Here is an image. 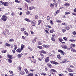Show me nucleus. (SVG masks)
I'll return each instance as SVG.
<instances>
[{
    "mask_svg": "<svg viewBox=\"0 0 76 76\" xmlns=\"http://www.w3.org/2000/svg\"><path fill=\"white\" fill-rule=\"evenodd\" d=\"M1 19L4 22H6L7 20V16L5 15H3L2 16Z\"/></svg>",
    "mask_w": 76,
    "mask_h": 76,
    "instance_id": "nucleus-1",
    "label": "nucleus"
},
{
    "mask_svg": "<svg viewBox=\"0 0 76 76\" xmlns=\"http://www.w3.org/2000/svg\"><path fill=\"white\" fill-rule=\"evenodd\" d=\"M42 46L45 48H50V45H45V44H43V45Z\"/></svg>",
    "mask_w": 76,
    "mask_h": 76,
    "instance_id": "nucleus-2",
    "label": "nucleus"
},
{
    "mask_svg": "<svg viewBox=\"0 0 76 76\" xmlns=\"http://www.w3.org/2000/svg\"><path fill=\"white\" fill-rule=\"evenodd\" d=\"M58 52L60 53L61 54H62L63 56H66V54L63 52V51H62V50H58Z\"/></svg>",
    "mask_w": 76,
    "mask_h": 76,
    "instance_id": "nucleus-3",
    "label": "nucleus"
},
{
    "mask_svg": "<svg viewBox=\"0 0 76 76\" xmlns=\"http://www.w3.org/2000/svg\"><path fill=\"white\" fill-rule=\"evenodd\" d=\"M49 60H50V58H49V57H48L45 58V63H48L49 61Z\"/></svg>",
    "mask_w": 76,
    "mask_h": 76,
    "instance_id": "nucleus-4",
    "label": "nucleus"
},
{
    "mask_svg": "<svg viewBox=\"0 0 76 76\" xmlns=\"http://www.w3.org/2000/svg\"><path fill=\"white\" fill-rule=\"evenodd\" d=\"M3 5H4V6H7L9 5V2H5L4 3Z\"/></svg>",
    "mask_w": 76,
    "mask_h": 76,
    "instance_id": "nucleus-5",
    "label": "nucleus"
},
{
    "mask_svg": "<svg viewBox=\"0 0 76 76\" xmlns=\"http://www.w3.org/2000/svg\"><path fill=\"white\" fill-rule=\"evenodd\" d=\"M61 47H62V48H64V49H67V46L65 45H61Z\"/></svg>",
    "mask_w": 76,
    "mask_h": 76,
    "instance_id": "nucleus-6",
    "label": "nucleus"
},
{
    "mask_svg": "<svg viewBox=\"0 0 76 76\" xmlns=\"http://www.w3.org/2000/svg\"><path fill=\"white\" fill-rule=\"evenodd\" d=\"M36 23V21L35 20L33 21L31 23V24H33L32 25V26H35V23Z\"/></svg>",
    "mask_w": 76,
    "mask_h": 76,
    "instance_id": "nucleus-7",
    "label": "nucleus"
},
{
    "mask_svg": "<svg viewBox=\"0 0 76 76\" xmlns=\"http://www.w3.org/2000/svg\"><path fill=\"white\" fill-rule=\"evenodd\" d=\"M60 12V10H57L56 12L54 13V15L55 16H56V15H57L58 14V13Z\"/></svg>",
    "mask_w": 76,
    "mask_h": 76,
    "instance_id": "nucleus-8",
    "label": "nucleus"
},
{
    "mask_svg": "<svg viewBox=\"0 0 76 76\" xmlns=\"http://www.w3.org/2000/svg\"><path fill=\"white\" fill-rule=\"evenodd\" d=\"M37 38V37H35L34 38V39L33 40L32 42H33V43H35V42H36Z\"/></svg>",
    "mask_w": 76,
    "mask_h": 76,
    "instance_id": "nucleus-9",
    "label": "nucleus"
},
{
    "mask_svg": "<svg viewBox=\"0 0 76 76\" xmlns=\"http://www.w3.org/2000/svg\"><path fill=\"white\" fill-rule=\"evenodd\" d=\"M7 56L8 58H10V59H12V58H12V55L8 54Z\"/></svg>",
    "mask_w": 76,
    "mask_h": 76,
    "instance_id": "nucleus-10",
    "label": "nucleus"
},
{
    "mask_svg": "<svg viewBox=\"0 0 76 76\" xmlns=\"http://www.w3.org/2000/svg\"><path fill=\"white\" fill-rule=\"evenodd\" d=\"M54 5H55V4H54V3H50V6L51 7H53L54 6Z\"/></svg>",
    "mask_w": 76,
    "mask_h": 76,
    "instance_id": "nucleus-11",
    "label": "nucleus"
},
{
    "mask_svg": "<svg viewBox=\"0 0 76 76\" xmlns=\"http://www.w3.org/2000/svg\"><path fill=\"white\" fill-rule=\"evenodd\" d=\"M39 52V53H43V54H46V52H45V51L43 50L40 51Z\"/></svg>",
    "mask_w": 76,
    "mask_h": 76,
    "instance_id": "nucleus-12",
    "label": "nucleus"
},
{
    "mask_svg": "<svg viewBox=\"0 0 76 76\" xmlns=\"http://www.w3.org/2000/svg\"><path fill=\"white\" fill-rule=\"evenodd\" d=\"M25 48V45L22 44L21 45V50H23V48Z\"/></svg>",
    "mask_w": 76,
    "mask_h": 76,
    "instance_id": "nucleus-13",
    "label": "nucleus"
},
{
    "mask_svg": "<svg viewBox=\"0 0 76 76\" xmlns=\"http://www.w3.org/2000/svg\"><path fill=\"white\" fill-rule=\"evenodd\" d=\"M22 49H18L16 50V51L17 52H18V53H20L22 51Z\"/></svg>",
    "mask_w": 76,
    "mask_h": 76,
    "instance_id": "nucleus-14",
    "label": "nucleus"
},
{
    "mask_svg": "<svg viewBox=\"0 0 76 76\" xmlns=\"http://www.w3.org/2000/svg\"><path fill=\"white\" fill-rule=\"evenodd\" d=\"M11 59H7L6 60L8 61V63H11L12 62Z\"/></svg>",
    "mask_w": 76,
    "mask_h": 76,
    "instance_id": "nucleus-15",
    "label": "nucleus"
},
{
    "mask_svg": "<svg viewBox=\"0 0 76 76\" xmlns=\"http://www.w3.org/2000/svg\"><path fill=\"white\" fill-rule=\"evenodd\" d=\"M9 72L11 75H15V73H13V71L11 70H10Z\"/></svg>",
    "mask_w": 76,
    "mask_h": 76,
    "instance_id": "nucleus-16",
    "label": "nucleus"
},
{
    "mask_svg": "<svg viewBox=\"0 0 76 76\" xmlns=\"http://www.w3.org/2000/svg\"><path fill=\"white\" fill-rule=\"evenodd\" d=\"M20 73L21 75H24L25 74V72L23 71H20Z\"/></svg>",
    "mask_w": 76,
    "mask_h": 76,
    "instance_id": "nucleus-17",
    "label": "nucleus"
},
{
    "mask_svg": "<svg viewBox=\"0 0 76 76\" xmlns=\"http://www.w3.org/2000/svg\"><path fill=\"white\" fill-rule=\"evenodd\" d=\"M37 48H39V49H42V46H37Z\"/></svg>",
    "mask_w": 76,
    "mask_h": 76,
    "instance_id": "nucleus-18",
    "label": "nucleus"
},
{
    "mask_svg": "<svg viewBox=\"0 0 76 76\" xmlns=\"http://www.w3.org/2000/svg\"><path fill=\"white\" fill-rule=\"evenodd\" d=\"M25 72L27 74H28L29 73L28 72V70H27V69L26 68H25L24 69Z\"/></svg>",
    "mask_w": 76,
    "mask_h": 76,
    "instance_id": "nucleus-19",
    "label": "nucleus"
},
{
    "mask_svg": "<svg viewBox=\"0 0 76 76\" xmlns=\"http://www.w3.org/2000/svg\"><path fill=\"white\" fill-rule=\"evenodd\" d=\"M17 57H18L19 58H20L22 56V53H21V54H18L17 56Z\"/></svg>",
    "mask_w": 76,
    "mask_h": 76,
    "instance_id": "nucleus-20",
    "label": "nucleus"
},
{
    "mask_svg": "<svg viewBox=\"0 0 76 76\" xmlns=\"http://www.w3.org/2000/svg\"><path fill=\"white\" fill-rule=\"evenodd\" d=\"M40 56H41L42 58L43 59V58H44V56L41 53L40 54Z\"/></svg>",
    "mask_w": 76,
    "mask_h": 76,
    "instance_id": "nucleus-21",
    "label": "nucleus"
},
{
    "mask_svg": "<svg viewBox=\"0 0 76 76\" xmlns=\"http://www.w3.org/2000/svg\"><path fill=\"white\" fill-rule=\"evenodd\" d=\"M71 51L74 52V53H76V50L75 49H71Z\"/></svg>",
    "mask_w": 76,
    "mask_h": 76,
    "instance_id": "nucleus-22",
    "label": "nucleus"
},
{
    "mask_svg": "<svg viewBox=\"0 0 76 76\" xmlns=\"http://www.w3.org/2000/svg\"><path fill=\"white\" fill-rule=\"evenodd\" d=\"M54 32V30L53 29L50 30V33H53Z\"/></svg>",
    "mask_w": 76,
    "mask_h": 76,
    "instance_id": "nucleus-23",
    "label": "nucleus"
},
{
    "mask_svg": "<svg viewBox=\"0 0 76 76\" xmlns=\"http://www.w3.org/2000/svg\"><path fill=\"white\" fill-rule=\"evenodd\" d=\"M34 8V7H29V9L30 10H32Z\"/></svg>",
    "mask_w": 76,
    "mask_h": 76,
    "instance_id": "nucleus-24",
    "label": "nucleus"
},
{
    "mask_svg": "<svg viewBox=\"0 0 76 76\" xmlns=\"http://www.w3.org/2000/svg\"><path fill=\"white\" fill-rule=\"evenodd\" d=\"M42 22V20H39L38 21V25H39L41 23V22Z\"/></svg>",
    "mask_w": 76,
    "mask_h": 76,
    "instance_id": "nucleus-25",
    "label": "nucleus"
},
{
    "mask_svg": "<svg viewBox=\"0 0 76 76\" xmlns=\"http://www.w3.org/2000/svg\"><path fill=\"white\" fill-rule=\"evenodd\" d=\"M64 5L66 6H69L70 5V4L69 3H67L65 4Z\"/></svg>",
    "mask_w": 76,
    "mask_h": 76,
    "instance_id": "nucleus-26",
    "label": "nucleus"
},
{
    "mask_svg": "<svg viewBox=\"0 0 76 76\" xmlns=\"http://www.w3.org/2000/svg\"><path fill=\"white\" fill-rule=\"evenodd\" d=\"M5 45L6 46H7V47H10V44L7 43L5 44Z\"/></svg>",
    "mask_w": 76,
    "mask_h": 76,
    "instance_id": "nucleus-27",
    "label": "nucleus"
},
{
    "mask_svg": "<svg viewBox=\"0 0 76 76\" xmlns=\"http://www.w3.org/2000/svg\"><path fill=\"white\" fill-rule=\"evenodd\" d=\"M24 20L27 22H30V20L29 19L27 18L25 19Z\"/></svg>",
    "mask_w": 76,
    "mask_h": 76,
    "instance_id": "nucleus-28",
    "label": "nucleus"
},
{
    "mask_svg": "<svg viewBox=\"0 0 76 76\" xmlns=\"http://www.w3.org/2000/svg\"><path fill=\"white\" fill-rule=\"evenodd\" d=\"M28 49L29 50L31 51H32V50H33V49H32L31 48V47H30V46L28 47Z\"/></svg>",
    "mask_w": 76,
    "mask_h": 76,
    "instance_id": "nucleus-29",
    "label": "nucleus"
},
{
    "mask_svg": "<svg viewBox=\"0 0 76 76\" xmlns=\"http://www.w3.org/2000/svg\"><path fill=\"white\" fill-rule=\"evenodd\" d=\"M14 50H16L17 49V48H18V46H17V45H14Z\"/></svg>",
    "mask_w": 76,
    "mask_h": 76,
    "instance_id": "nucleus-30",
    "label": "nucleus"
},
{
    "mask_svg": "<svg viewBox=\"0 0 76 76\" xmlns=\"http://www.w3.org/2000/svg\"><path fill=\"white\" fill-rule=\"evenodd\" d=\"M71 47H74L76 46V45L75 44H71Z\"/></svg>",
    "mask_w": 76,
    "mask_h": 76,
    "instance_id": "nucleus-31",
    "label": "nucleus"
},
{
    "mask_svg": "<svg viewBox=\"0 0 76 76\" xmlns=\"http://www.w3.org/2000/svg\"><path fill=\"white\" fill-rule=\"evenodd\" d=\"M51 39L52 41H53V42H55L56 41V39H55L53 37H52L51 38Z\"/></svg>",
    "mask_w": 76,
    "mask_h": 76,
    "instance_id": "nucleus-32",
    "label": "nucleus"
},
{
    "mask_svg": "<svg viewBox=\"0 0 76 76\" xmlns=\"http://www.w3.org/2000/svg\"><path fill=\"white\" fill-rule=\"evenodd\" d=\"M25 30V28H22L21 29V31H22V32H23V31H24Z\"/></svg>",
    "mask_w": 76,
    "mask_h": 76,
    "instance_id": "nucleus-33",
    "label": "nucleus"
},
{
    "mask_svg": "<svg viewBox=\"0 0 76 76\" xmlns=\"http://www.w3.org/2000/svg\"><path fill=\"white\" fill-rule=\"evenodd\" d=\"M51 71L52 72H57L56 71V70L53 69H51Z\"/></svg>",
    "mask_w": 76,
    "mask_h": 76,
    "instance_id": "nucleus-34",
    "label": "nucleus"
},
{
    "mask_svg": "<svg viewBox=\"0 0 76 76\" xmlns=\"http://www.w3.org/2000/svg\"><path fill=\"white\" fill-rule=\"evenodd\" d=\"M69 41H70L71 42H75L76 41V40L75 39H70L69 40Z\"/></svg>",
    "mask_w": 76,
    "mask_h": 76,
    "instance_id": "nucleus-35",
    "label": "nucleus"
},
{
    "mask_svg": "<svg viewBox=\"0 0 76 76\" xmlns=\"http://www.w3.org/2000/svg\"><path fill=\"white\" fill-rule=\"evenodd\" d=\"M24 33L27 36H28V33L26 32V31H24Z\"/></svg>",
    "mask_w": 76,
    "mask_h": 76,
    "instance_id": "nucleus-36",
    "label": "nucleus"
},
{
    "mask_svg": "<svg viewBox=\"0 0 76 76\" xmlns=\"http://www.w3.org/2000/svg\"><path fill=\"white\" fill-rule=\"evenodd\" d=\"M48 66L49 67H50V68H51V64H48Z\"/></svg>",
    "mask_w": 76,
    "mask_h": 76,
    "instance_id": "nucleus-37",
    "label": "nucleus"
},
{
    "mask_svg": "<svg viewBox=\"0 0 76 76\" xmlns=\"http://www.w3.org/2000/svg\"><path fill=\"white\" fill-rule=\"evenodd\" d=\"M34 74L33 73H30L28 75V76H33Z\"/></svg>",
    "mask_w": 76,
    "mask_h": 76,
    "instance_id": "nucleus-38",
    "label": "nucleus"
},
{
    "mask_svg": "<svg viewBox=\"0 0 76 76\" xmlns=\"http://www.w3.org/2000/svg\"><path fill=\"white\" fill-rule=\"evenodd\" d=\"M63 41V39H61V38H60L59 39V41H60V42H62V41Z\"/></svg>",
    "mask_w": 76,
    "mask_h": 76,
    "instance_id": "nucleus-39",
    "label": "nucleus"
},
{
    "mask_svg": "<svg viewBox=\"0 0 76 76\" xmlns=\"http://www.w3.org/2000/svg\"><path fill=\"white\" fill-rule=\"evenodd\" d=\"M41 75H43V76H46V75H47V74L45 72L41 74Z\"/></svg>",
    "mask_w": 76,
    "mask_h": 76,
    "instance_id": "nucleus-40",
    "label": "nucleus"
},
{
    "mask_svg": "<svg viewBox=\"0 0 76 76\" xmlns=\"http://www.w3.org/2000/svg\"><path fill=\"white\" fill-rule=\"evenodd\" d=\"M50 23L51 25H53V20H50Z\"/></svg>",
    "mask_w": 76,
    "mask_h": 76,
    "instance_id": "nucleus-41",
    "label": "nucleus"
},
{
    "mask_svg": "<svg viewBox=\"0 0 76 76\" xmlns=\"http://www.w3.org/2000/svg\"><path fill=\"white\" fill-rule=\"evenodd\" d=\"M15 1V2L17 3H20V1H18V0H14Z\"/></svg>",
    "mask_w": 76,
    "mask_h": 76,
    "instance_id": "nucleus-42",
    "label": "nucleus"
},
{
    "mask_svg": "<svg viewBox=\"0 0 76 76\" xmlns=\"http://www.w3.org/2000/svg\"><path fill=\"white\" fill-rule=\"evenodd\" d=\"M50 17H49V16H48L47 17V20H50Z\"/></svg>",
    "mask_w": 76,
    "mask_h": 76,
    "instance_id": "nucleus-43",
    "label": "nucleus"
},
{
    "mask_svg": "<svg viewBox=\"0 0 76 76\" xmlns=\"http://www.w3.org/2000/svg\"><path fill=\"white\" fill-rule=\"evenodd\" d=\"M14 41V39H11L9 40L10 42H12V41Z\"/></svg>",
    "mask_w": 76,
    "mask_h": 76,
    "instance_id": "nucleus-44",
    "label": "nucleus"
},
{
    "mask_svg": "<svg viewBox=\"0 0 76 76\" xmlns=\"http://www.w3.org/2000/svg\"><path fill=\"white\" fill-rule=\"evenodd\" d=\"M66 29L64 28V29H63L62 30V32H63V33H64V32H65L66 31Z\"/></svg>",
    "mask_w": 76,
    "mask_h": 76,
    "instance_id": "nucleus-45",
    "label": "nucleus"
},
{
    "mask_svg": "<svg viewBox=\"0 0 76 76\" xmlns=\"http://www.w3.org/2000/svg\"><path fill=\"white\" fill-rule=\"evenodd\" d=\"M35 18L36 19H38V15H36L35 17Z\"/></svg>",
    "mask_w": 76,
    "mask_h": 76,
    "instance_id": "nucleus-46",
    "label": "nucleus"
},
{
    "mask_svg": "<svg viewBox=\"0 0 76 76\" xmlns=\"http://www.w3.org/2000/svg\"><path fill=\"white\" fill-rule=\"evenodd\" d=\"M45 31L46 32V33L47 34H48V33H49V32H48V31L47 30H45Z\"/></svg>",
    "mask_w": 76,
    "mask_h": 76,
    "instance_id": "nucleus-47",
    "label": "nucleus"
},
{
    "mask_svg": "<svg viewBox=\"0 0 76 76\" xmlns=\"http://www.w3.org/2000/svg\"><path fill=\"white\" fill-rule=\"evenodd\" d=\"M7 51L6 50H4L2 51V53H6Z\"/></svg>",
    "mask_w": 76,
    "mask_h": 76,
    "instance_id": "nucleus-48",
    "label": "nucleus"
},
{
    "mask_svg": "<svg viewBox=\"0 0 76 76\" xmlns=\"http://www.w3.org/2000/svg\"><path fill=\"white\" fill-rule=\"evenodd\" d=\"M66 29L67 30H69L70 29V28L69 27V26H67Z\"/></svg>",
    "mask_w": 76,
    "mask_h": 76,
    "instance_id": "nucleus-49",
    "label": "nucleus"
},
{
    "mask_svg": "<svg viewBox=\"0 0 76 76\" xmlns=\"http://www.w3.org/2000/svg\"><path fill=\"white\" fill-rule=\"evenodd\" d=\"M2 34L4 35H6V32H5V31H3Z\"/></svg>",
    "mask_w": 76,
    "mask_h": 76,
    "instance_id": "nucleus-50",
    "label": "nucleus"
},
{
    "mask_svg": "<svg viewBox=\"0 0 76 76\" xmlns=\"http://www.w3.org/2000/svg\"><path fill=\"white\" fill-rule=\"evenodd\" d=\"M57 57L58 58H59V59H60V58H61V57H60V56L59 55H57Z\"/></svg>",
    "mask_w": 76,
    "mask_h": 76,
    "instance_id": "nucleus-51",
    "label": "nucleus"
},
{
    "mask_svg": "<svg viewBox=\"0 0 76 76\" xmlns=\"http://www.w3.org/2000/svg\"><path fill=\"white\" fill-rule=\"evenodd\" d=\"M68 72H73V70H72V69H69V70H68Z\"/></svg>",
    "mask_w": 76,
    "mask_h": 76,
    "instance_id": "nucleus-52",
    "label": "nucleus"
},
{
    "mask_svg": "<svg viewBox=\"0 0 76 76\" xmlns=\"http://www.w3.org/2000/svg\"><path fill=\"white\" fill-rule=\"evenodd\" d=\"M41 44H42V43H41V41H40L38 42V45H41Z\"/></svg>",
    "mask_w": 76,
    "mask_h": 76,
    "instance_id": "nucleus-53",
    "label": "nucleus"
},
{
    "mask_svg": "<svg viewBox=\"0 0 76 76\" xmlns=\"http://www.w3.org/2000/svg\"><path fill=\"white\" fill-rule=\"evenodd\" d=\"M70 13L69 12H66L65 15H68V14H70Z\"/></svg>",
    "mask_w": 76,
    "mask_h": 76,
    "instance_id": "nucleus-54",
    "label": "nucleus"
},
{
    "mask_svg": "<svg viewBox=\"0 0 76 76\" xmlns=\"http://www.w3.org/2000/svg\"><path fill=\"white\" fill-rule=\"evenodd\" d=\"M63 39L64 40H65L66 41H67V38L66 37H64Z\"/></svg>",
    "mask_w": 76,
    "mask_h": 76,
    "instance_id": "nucleus-55",
    "label": "nucleus"
},
{
    "mask_svg": "<svg viewBox=\"0 0 76 76\" xmlns=\"http://www.w3.org/2000/svg\"><path fill=\"white\" fill-rule=\"evenodd\" d=\"M68 75L69 76H73V74L69 73Z\"/></svg>",
    "mask_w": 76,
    "mask_h": 76,
    "instance_id": "nucleus-56",
    "label": "nucleus"
},
{
    "mask_svg": "<svg viewBox=\"0 0 76 76\" xmlns=\"http://www.w3.org/2000/svg\"><path fill=\"white\" fill-rule=\"evenodd\" d=\"M58 64V63L54 61V64Z\"/></svg>",
    "mask_w": 76,
    "mask_h": 76,
    "instance_id": "nucleus-57",
    "label": "nucleus"
},
{
    "mask_svg": "<svg viewBox=\"0 0 76 76\" xmlns=\"http://www.w3.org/2000/svg\"><path fill=\"white\" fill-rule=\"evenodd\" d=\"M66 60L62 61V62H61V63H64L66 61Z\"/></svg>",
    "mask_w": 76,
    "mask_h": 76,
    "instance_id": "nucleus-58",
    "label": "nucleus"
},
{
    "mask_svg": "<svg viewBox=\"0 0 76 76\" xmlns=\"http://www.w3.org/2000/svg\"><path fill=\"white\" fill-rule=\"evenodd\" d=\"M56 22H58V23H61V21L59 20H57Z\"/></svg>",
    "mask_w": 76,
    "mask_h": 76,
    "instance_id": "nucleus-59",
    "label": "nucleus"
},
{
    "mask_svg": "<svg viewBox=\"0 0 76 76\" xmlns=\"http://www.w3.org/2000/svg\"><path fill=\"white\" fill-rule=\"evenodd\" d=\"M12 52L13 54H15V50H12Z\"/></svg>",
    "mask_w": 76,
    "mask_h": 76,
    "instance_id": "nucleus-60",
    "label": "nucleus"
},
{
    "mask_svg": "<svg viewBox=\"0 0 76 76\" xmlns=\"http://www.w3.org/2000/svg\"><path fill=\"white\" fill-rule=\"evenodd\" d=\"M26 14L27 15H29V14H30V12L29 11H27L26 12Z\"/></svg>",
    "mask_w": 76,
    "mask_h": 76,
    "instance_id": "nucleus-61",
    "label": "nucleus"
},
{
    "mask_svg": "<svg viewBox=\"0 0 76 76\" xmlns=\"http://www.w3.org/2000/svg\"><path fill=\"white\" fill-rule=\"evenodd\" d=\"M49 56H52V57H53L54 56V55H52L51 53H49Z\"/></svg>",
    "mask_w": 76,
    "mask_h": 76,
    "instance_id": "nucleus-62",
    "label": "nucleus"
},
{
    "mask_svg": "<svg viewBox=\"0 0 76 76\" xmlns=\"http://www.w3.org/2000/svg\"><path fill=\"white\" fill-rule=\"evenodd\" d=\"M58 75L60 76H63V74H59Z\"/></svg>",
    "mask_w": 76,
    "mask_h": 76,
    "instance_id": "nucleus-63",
    "label": "nucleus"
},
{
    "mask_svg": "<svg viewBox=\"0 0 76 76\" xmlns=\"http://www.w3.org/2000/svg\"><path fill=\"white\" fill-rule=\"evenodd\" d=\"M74 35H76V31H74L72 33Z\"/></svg>",
    "mask_w": 76,
    "mask_h": 76,
    "instance_id": "nucleus-64",
    "label": "nucleus"
}]
</instances>
